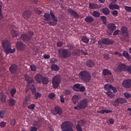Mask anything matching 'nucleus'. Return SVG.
<instances>
[{"label":"nucleus","mask_w":131,"mask_h":131,"mask_svg":"<svg viewBox=\"0 0 131 131\" xmlns=\"http://www.w3.org/2000/svg\"><path fill=\"white\" fill-rule=\"evenodd\" d=\"M44 17V20L45 21H48V24L50 25V26H56L57 25V22H58V18L55 16V14H54V12L52 11V10H50V13H46L43 15ZM53 19V21H51V20Z\"/></svg>","instance_id":"f257e3e1"},{"label":"nucleus","mask_w":131,"mask_h":131,"mask_svg":"<svg viewBox=\"0 0 131 131\" xmlns=\"http://www.w3.org/2000/svg\"><path fill=\"white\" fill-rule=\"evenodd\" d=\"M78 77L84 82L89 83L92 80V75H91L90 72L87 71H81L79 73Z\"/></svg>","instance_id":"f03ea898"},{"label":"nucleus","mask_w":131,"mask_h":131,"mask_svg":"<svg viewBox=\"0 0 131 131\" xmlns=\"http://www.w3.org/2000/svg\"><path fill=\"white\" fill-rule=\"evenodd\" d=\"M58 54L61 59H68L71 57V51L68 49L61 48L58 50Z\"/></svg>","instance_id":"7ed1b4c3"},{"label":"nucleus","mask_w":131,"mask_h":131,"mask_svg":"<svg viewBox=\"0 0 131 131\" xmlns=\"http://www.w3.org/2000/svg\"><path fill=\"white\" fill-rule=\"evenodd\" d=\"M61 129L62 131H74L73 123L70 121H65L61 123Z\"/></svg>","instance_id":"20e7f679"},{"label":"nucleus","mask_w":131,"mask_h":131,"mask_svg":"<svg viewBox=\"0 0 131 131\" xmlns=\"http://www.w3.org/2000/svg\"><path fill=\"white\" fill-rule=\"evenodd\" d=\"M88 107V99L84 98L81 100L77 106L74 107L75 110H79V109H85Z\"/></svg>","instance_id":"39448f33"},{"label":"nucleus","mask_w":131,"mask_h":131,"mask_svg":"<svg viewBox=\"0 0 131 131\" xmlns=\"http://www.w3.org/2000/svg\"><path fill=\"white\" fill-rule=\"evenodd\" d=\"M34 34L33 32L29 31L28 33H25L21 35L20 38L24 42H26L29 41L32 38V36Z\"/></svg>","instance_id":"423d86ee"},{"label":"nucleus","mask_w":131,"mask_h":131,"mask_svg":"<svg viewBox=\"0 0 131 131\" xmlns=\"http://www.w3.org/2000/svg\"><path fill=\"white\" fill-rule=\"evenodd\" d=\"M113 43H114V41L108 38H102L98 41V45L100 46V48H103L104 45L110 46V45H113Z\"/></svg>","instance_id":"0eeeda50"},{"label":"nucleus","mask_w":131,"mask_h":131,"mask_svg":"<svg viewBox=\"0 0 131 131\" xmlns=\"http://www.w3.org/2000/svg\"><path fill=\"white\" fill-rule=\"evenodd\" d=\"M52 86L54 89H57L61 83V76L60 75H57L52 78Z\"/></svg>","instance_id":"6e6552de"},{"label":"nucleus","mask_w":131,"mask_h":131,"mask_svg":"<svg viewBox=\"0 0 131 131\" xmlns=\"http://www.w3.org/2000/svg\"><path fill=\"white\" fill-rule=\"evenodd\" d=\"M121 31L123 33V35L122 36V39H123V41H129V36L128 35V32H127V27L123 26L121 28Z\"/></svg>","instance_id":"1a4fd4ad"},{"label":"nucleus","mask_w":131,"mask_h":131,"mask_svg":"<svg viewBox=\"0 0 131 131\" xmlns=\"http://www.w3.org/2000/svg\"><path fill=\"white\" fill-rule=\"evenodd\" d=\"M73 90L75 92H78V90H79L80 92H83L85 91V87L84 86H80V84L76 83L73 85Z\"/></svg>","instance_id":"9d476101"},{"label":"nucleus","mask_w":131,"mask_h":131,"mask_svg":"<svg viewBox=\"0 0 131 131\" xmlns=\"http://www.w3.org/2000/svg\"><path fill=\"white\" fill-rule=\"evenodd\" d=\"M127 102V100L125 99V98H123L122 97H119L115 100V104L114 105V106H118L119 104L122 105V104H124L125 103Z\"/></svg>","instance_id":"9b49d317"},{"label":"nucleus","mask_w":131,"mask_h":131,"mask_svg":"<svg viewBox=\"0 0 131 131\" xmlns=\"http://www.w3.org/2000/svg\"><path fill=\"white\" fill-rule=\"evenodd\" d=\"M52 114L56 115L58 114V115H62L63 113V111H62V108L59 106H56L54 107V111H52L51 112Z\"/></svg>","instance_id":"f8f14e48"},{"label":"nucleus","mask_w":131,"mask_h":131,"mask_svg":"<svg viewBox=\"0 0 131 131\" xmlns=\"http://www.w3.org/2000/svg\"><path fill=\"white\" fill-rule=\"evenodd\" d=\"M30 102H31L30 100V94H28L24 100L23 104V107H27V106L30 104Z\"/></svg>","instance_id":"ddd939ff"},{"label":"nucleus","mask_w":131,"mask_h":131,"mask_svg":"<svg viewBox=\"0 0 131 131\" xmlns=\"http://www.w3.org/2000/svg\"><path fill=\"white\" fill-rule=\"evenodd\" d=\"M117 70L121 72L122 71H126L127 69V66L124 63H120L118 65Z\"/></svg>","instance_id":"4468645a"},{"label":"nucleus","mask_w":131,"mask_h":131,"mask_svg":"<svg viewBox=\"0 0 131 131\" xmlns=\"http://www.w3.org/2000/svg\"><path fill=\"white\" fill-rule=\"evenodd\" d=\"M16 48L19 51H24L25 50V44L20 41H18L16 43Z\"/></svg>","instance_id":"2eb2a0df"},{"label":"nucleus","mask_w":131,"mask_h":131,"mask_svg":"<svg viewBox=\"0 0 131 131\" xmlns=\"http://www.w3.org/2000/svg\"><path fill=\"white\" fill-rule=\"evenodd\" d=\"M122 85L125 89H131V79H127L124 80L122 82Z\"/></svg>","instance_id":"dca6fc26"},{"label":"nucleus","mask_w":131,"mask_h":131,"mask_svg":"<svg viewBox=\"0 0 131 131\" xmlns=\"http://www.w3.org/2000/svg\"><path fill=\"white\" fill-rule=\"evenodd\" d=\"M34 78L37 83H41L42 78H43V76L40 74H37L35 76Z\"/></svg>","instance_id":"f3484780"},{"label":"nucleus","mask_w":131,"mask_h":131,"mask_svg":"<svg viewBox=\"0 0 131 131\" xmlns=\"http://www.w3.org/2000/svg\"><path fill=\"white\" fill-rule=\"evenodd\" d=\"M68 12L69 13V14H71V16H73L75 19H76V18H78L79 17V15H78V13H77V12L71 9H69L68 10Z\"/></svg>","instance_id":"a211bd4d"},{"label":"nucleus","mask_w":131,"mask_h":131,"mask_svg":"<svg viewBox=\"0 0 131 131\" xmlns=\"http://www.w3.org/2000/svg\"><path fill=\"white\" fill-rule=\"evenodd\" d=\"M18 69V67L16 64H12L9 68V70L11 73H13L14 74V73H16L17 72V70Z\"/></svg>","instance_id":"6ab92c4d"},{"label":"nucleus","mask_w":131,"mask_h":131,"mask_svg":"<svg viewBox=\"0 0 131 131\" xmlns=\"http://www.w3.org/2000/svg\"><path fill=\"white\" fill-rule=\"evenodd\" d=\"M2 47L4 49L7 48H11V42L8 40H5L2 41Z\"/></svg>","instance_id":"aec40b11"},{"label":"nucleus","mask_w":131,"mask_h":131,"mask_svg":"<svg viewBox=\"0 0 131 131\" xmlns=\"http://www.w3.org/2000/svg\"><path fill=\"white\" fill-rule=\"evenodd\" d=\"M106 28L110 30V31H114V30H116V26H115V24L111 23L107 25Z\"/></svg>","instance_id":"412c9836"},{"label":"nucleus","mask_w":131,"mask_h":131,"mask_svg":"<svg viewBox=\"0 0 131 131\" xmlns=\"http://www.w3.org/2000/svg\"><path fill=\"white\" fill-rule=\"evenodd\" d=\"M100 5L98 4H95L94 3H91L89 4V8L91 10H96L97 9H100Z\"/></svg>","instance_id":"4be33fe9"},{"label":"nucleus","mask_w":131,"mask_h":131,"mask_svg":"<svg viewBox=\"0 0 131 131\" xmlns=\"http://www.w3.org/2000/svg\"><path fill=\"white\" fill-rule=\"evenodd\" d=\"M5 54H14L16 52V49L15 48H13V49L10 48H7L4 49Z\"/></svg>","instance_id":"5701e85b"},{"label":"nucleus","mask_w":131,"mask_h":131,"mask_svg":"<svg viewBox=\"0 0 131 131\" xmlns=\"http://www.w3.org/2000/svg\"><path fill=\"white\" fill-rule=\"evenodd\" d=\"M31 16V12L29 10H26L23 12V17L24 19H29Z\"/></svg>","instance_id":"b1692460"},{"label":"nucleus","mask_w":131,"mask_h":131,"mask_svg":"<svg viewBox=\"0 0 131 131\" xmlns=\"http://www.w3.org/2000/svg\"><path fill=\"white\" fill-rule=\"evenodd\" d=\"M86 65L89 68H92L95 66V61L92 60H88L86 62Z\"/></svg>","instance_id":"393cba45"},{"label":"nucleus","mask_w":131,"mask_h":131,"mask_svg":"<svg viewBox=\"0 0 131 131\" xmlns=\"http://www.w3.org/2000/svg\"><path fill=\"white\" fill-rule=\"evenodd\" d=\"M102 74L104 76H109V75H111V74H112V73L111 72V71L107 69H104L103 70Z\"/></svg>","instance_id":"a878e982"},{"label":"nucleus","mask_w":131,"mask_h":131,"mask_svg":"<svg viewBox=\"0 0 131 131\" xmlns=\"http://www.w3.org/2000/svg\"><path fill=\"white\" fill-rule=\"evenodd\" d=\"M41 82L44 85H47V84H49V82H50V78L48 77H43Z\"/></svg>","instance_id":"bb28decb"},{"label":"nucleus","mask_w":131,"mask_h":131,"mask_svg":"<svg viewBox=\"0 0 131 131\" xmlns=\"http://www.w3.org/2000/svg\"><path fill=\"white\" fill-rule=\"evenodd\" d=\"M108 8L110 10H118L120 7L116 4H111L108 5Z\"/></svg>","instance_id":"cd10ccee"},{"label":"nucleus","mask_w":131,"mask_h":131,"mask_svg":"<svg viewBox=\"0 0 131 131\" xmlns=\"http://www.w3.org/2000/svg\"><path fill=\"white\" fill-rule=\"evenodd\" d=\"M94 17L92 16H88L85 17L84 21H85L86 23H92L94 22Z\"/></svg>","instance_id":"c85d7f7f"},{"label":"nucleus","mask_w":131,"mask_h":131,"mask_svg":"<svg viewBox=\"0 0 131 131\" xmlns=\"http://www.w3.org/2000/svg\"><path fill=\"white\" fill-rule=\"evenodd\" d=\"M0 101L3 103H5L7 101V97L4 94L3 92L0 93Z\"/></svg>","instance_id":"c756f323"},{"label":"nucleus","mask_w":131,"mask_h":131,"mask_svg":"<svg viewBox=\"0 0 131 131\" xmlns=\"http://www.w3.org/2000/svg\"><path fill=\"white\" fill-rule=\"evenodd\" d=\"M102 13L105 16H107L110 14V10L108 8H103L102 10Z\"/></svg>","instance_id":"7c9ffc66"},{"label":"nucleus","mask_w":131,"mask_h":131,"mask_svg":"<svg viewBox=\"0 0 131 131\" xmlns=\"http://www.w3.org/2000/svg\"><path fill=\"white\" fill-rule=\"evenodd\" d=\"M72 101L74 104H76L79 101V97L77 95H74L72 98Z\"/></svg>","instance_id":"2f4dec72"},{"label":"nucleus","mask_w":131,"mask_h":131,"mask_svg":"<svg viewBox=\"0 0 131 131\" xmlns=\"http://www.w3.org/2000/svg\"><path fill=\"white\" fill-rule=\"evenodd\" d=\"M72 93V90L71 89H64L63 91V94L64 96H70Z\"/></svg>","instance_id":"473e14b6"},{"label":"nucleus","mask_w":131,"mask_h":131,"mask_svg":"<svg viewBox=\"0 0 131 131\" xmlns=\"http://www.w3.org/2000/svg\"><path fill=\"white\" fill-rule=\"evenodd\" d=\"M91 14L95 18H99L101 16V13L97 11H93Z\"/></svg>","instance_id":"72a5a7b5"},{"label":"nucleus","mask_w":131,"mask_h":131,"mask_svg":"<svg viewBox=\"0 0 131 131\" xmlns=\"http://www.w3.org/2000/svg\"><path fill=\"white\" fill-rule=\"evenodd\" d=\"M51 69L53 71H58L60 70V67L57 64H52L51 65Z\"/></svg>","instance_id":"f704fd0d"},{"label":"nucleus","mask_w":131,"mask_h":131,"mask_svg":"<svg viewBox=\"0 0 131 131\" xmlns=\"http://www.w3.org/2000/svg\"><path fill=\"white\" fill-rule=\"evenodd\" d=\"M123 56L125 57L127 60H130V55H129L127 51H124L123 52Z\"/></svg>","instance_id":"c9c22d12"},{"label":"nucleus","mask_w":131,"mask_h":131,"mask_svg":"<svg viewBox=\"0 0 131 131\" xmlns=\"http://www.w3.org/2000/svg\"><path fill=\"white\" fill-rule=\"evenodd\" d=\"M11 33L13 37H17L19 35V33L15 30H12L11 31Z\"/></svg>","instance_id":"e433bc0d"},{"label":"nucleus","mask_w":131,"mask_h":131,"mask_svg":"<svg viewBox=\"0 0 131 131\" xmlns=\"http://www.w3.org/2000/svg\"><path fill=\"white\" fill-rule=\"evenodd\" d=\"M106 95L107 96V97H109L110 98H113L115 96V94L114 92H111V91H107L106 92Z\"/></svg>","instance_id":"4c0bfd02"},{"label":"nucleus","mask_w":131,"mask_h":131,"mask_svg":"<svg viewBox=\"0 0 131 131\" xmlns=\"http://www.w3.org/2000/svg\"><path fill=\"white\" fill-rule=\"evenodd\" d=\"M112 88V85H110L109 84H106V85H104V90L106 92L111 91Z\"/></svg>","instance_id":"58836bf2"},{"label":"nucleus","mask_w":131,"mask_h":131,"mask_svg":"<svg viewBox=\"0 0 131 131\" xmlns=\"http://www.w3.org/2000/svg\"><path fill=\"white\" fill-rule=\"evenodd\" d=\"M82 41L85 43H89V41H90V39L85 36H83L82 37Z\"/></svg>","instance_id":"ea45409f"},{"label":"nucleus","mask_w":131,"mask_h":131,"mask_svg":"<svg viewBox=\"0 0 131 131\" xmlns=\"http://www.w3.org/2000/svg\"><path fill=\"white\" fill-rule=\"evenodd\" d=\"M15 104H16V100L13 98L9 99V105L10 106H15Z\"/></svg>","instance_id":"a19ab883"},{"label":"nucleus","mask_w":131,"mask_h":131,"mask_svg":"<svg viewBox=\"0 0 131 131\" xmlns=\"http://www.w3.org/2000/svg\"><path fill=\"white\" fill-rule=\"evenodd\" d=\"M34 96L35 100H37L38 98H40V97H41V94H40L39 92H35L34 93Z\"/></svg>","instance_id":"79ce46f5"},{"label":"nucleus","mask_w":131,"mask_h":131,"mask_svg":"<svg viewBox=\"0 0 131 131\" xmlns=\"http://www.w3.org/2000/svg\"><path fill=\"white\" fill-rule=\"evenodd\" d=\"M16 93H17V90L16 89H13L10 91L11 96L12 98L14 97Z\"/></svg>","instance_id":"37998d69"},{"label":"nucleus","mask_w":131,"mask_h":131,"mask_svg":"<svg viewBox=\"0 0 131 131\" xmlns=\"http://www.w3.org/2000/svg\"><path fill=\"white\" fill-rule=\"evenodd\" d=\"M6 114V110H3L0 111V118H4V115Z\"/></svg>","instance_id":"c03bdc74"},{"label":"nucleus","mask_w":131,"mask_h":131,"mask_svg":"<svg viewBox=\"0 0 131 131\" xmlns=\"http://www.w3.org/2000/svg\"><path fill=\"white\" fill-rule=\"evenodd\" d=\"M80 126H83L85 124V122L83 120H81L78 121V124Z\"/></svg>","instance_id":"a18cd8bd"},{"label":"nucleus","mask_w":131,"mask_h":131,"mask_svg":"<svg viewBox=\"0 0 131 131\" xmlns=\"http://www.w3.org/2000/svg\"><path fill=\"white\" fill-rule=\"evenodd\" d=\"M56 97V94H55V93H51L49 94L48 95V98H49V99H54V98H55Z\"/></svg>","instance_id":"49530a36"},{"label":"nucleus","mask_w":131,"mask_h":131,"mask_svg":"<svg viewBox=\"0 0 131 131\" xmlns=\"http://www.w3.org/2000/svg\"><path fill=\"white\" fill-rule=\"evenodd\" d=\"M31 71H36V66L32 64L30 66Z\"/></svg>","instance_id":"de8ad7c7"},{"label":"nucleus","mask_w":131,"mask_h":131,"mask_svg":"<svg viewBox=\"0 0 131 131\" xmlns=\"http://www.w3.org/2000/svg\"><path fill=\"white\" fill-rule=\"evenodd\" d=\"M124 96L126 99H129V98H131V95L128 93L125 92L124 93Z\"/></svg>","instance_id":"09e8293b"},{"label":"nucleus","mask_w":131,"mask_h":131,"mask_svg":"<svg viewBox=\"0 0 131 131\" xmlns=\"http://www.w3.org/2000/svg\"><path fill=\"white\" fill-rule=\"evenodd\" d=\"M35 108V104H31L28 106V108L30 109V110H33Z\"/></svg>","instance_id":"8fccbe9b"},{"label":"nucleus","mask_w":131,"mask_h":131,"mask_svg":"<svg viewBox=\"0 0 131 131\" xmlns=\"http://www.w3.org/2000/svg\"><path fill=\"white\" fill-rule=\"evenodd\" d=\"M31 90L33 93V94L34 95L35 93H36V89L34 88V85H32L31 87Z\"/></svg>","instance_id":"3c124183"},{"label":"nucleus","mask_w":131,"mask_h":131,"mask_svg":"<svg viewBox=\"0 0 131 131\" xmlns=\"http://www.w3.org/2000/svg\"><path fill=\"white\" fill-rule=\"evenodd\" d=\"M79 53H80L81 55H84V56H86V55H88V52L84 51L83 50H80Z\"/></svg>","instance_id":"603ef678"},{"label":"nucleus","mask_w":131,"mask_h":131,"mask_svg":"<svg viewBox=\"0 0 131 131\" xmlns=\"http://www.w3.org/2000/svg\"><path fill=\"white\" fill-rule=\"evenodd\" d=\"M112 14L114 17H117L118 15V11L117 10H114L112 12Z\"/></svg>","instance_id":"864d4df0"},{"label":"nucleus","mask_w":131,"mask_h":131,"mask_svg":"<svg viewBox=\"0 0 131 131\" xmlns=\"http://www.w3.org/2000/svg\"><path fill=\"white\" fill-rule=\"evenodd\" d=\"M76 129L77 130V131H82L81 126L79 125V124H77L76 126Z\"/></svg>","instance_id":"5fc2aeb1"},{"label":"nucleus","mask_w":131,"mask_h":131,"mask_svg":"<svg viewBox=\"0 0 131 131\" xmlns=\"http://www.w3.org/2000/svg\"><path fill=\"white\" fill-rule=\"evenodd\" d=\"M68 48L69 49V50H74V45H73V44H70L69 45H68Z\"/></svg>","instance_id":"6e6d98bb"},{"label":"nucleus","mask_w":131,"mask_h":131,"mask_svg":"<svg viewBox=\"0 0 131 131\" xmlns=\"http://www.w3.org/2000/svg\"><path fill=\"white\" fill-rule=\"evenodd\" d=\"M57 46L58 47V48H62V46H63V42L60 41H58L57 42Z\"/></svg>","instance_id":"4d7b16f0"},{"label":"nucleus","mask_w":131,"mask_h":131,"mask_svg":"<svg viewBox=\"0 0 131 131\" xmlns=\"http://www.w3.org/2000/svg\"><path fill=\"white\" fill-rule=\"evenodd\" d=\"M125 11L127 12H129V13H131V7L125 6L124 8Z\"/></svg>","instance_id":"13d9d810"},{"label":"nucleus","mask_w":131,"mask_h":131,"mask_svg":"<svg viewBox=\"0 0 131 131\" xmlns=\"http://www.w3.org/2000/svg\"><path fill=\"white\" fill-rule=\"evenodd\" d=\"M100 18L103 22H106L107 21V17L105 16H101Z\"/></svg>","instance_id":"bf43d9fd"},{"label":"nucleus","mask_w":131,"mask_h":131,"mask_svg":"<svg viewBox=\"0 0 131 131\" xmlns=\"http://www.w3.org/2000/svg\"><path fill=\"white\" fill-rule=\"evenodd\" d=\"M25 80L27 81V82L30 79V77H29V76H28V75L26 74L25 75Z\"/></svg>","instance_id":"052dcab7"},{"label":"nucleus","mask_w":131,"mask_h":131,"mask_svg":"<svg viewBox=\"0 0 131 131\" xmlns=\"http://www.w3.org/2000/svg\"><path fill=\"white\" fill-rule=\"evenodd\" d=\"M34 80L32 78H31L27 82H28V85L30 84V83H33L34 82Z\"/></svg>","instance_id":"680f3d73"},{"label":"nucleus","mask_w":131,"mask_h":131,"mask_svg":"<svg viewBox=\"0 0 131 131\" xmlns=\"http://www.w3.org/2000/svg\"><path fill=\"white\" fill-rule=\"evenodd\" d=\"M35 13H36V14H38V15H40L41 14H42V11L38 9H35Z\"/></svg>","instance_id":"e2e57ef3"},{"label":"nucleus","mask_w":131,"mask_h":131,"mask_svg":"<svg viewBox=\"0 0 131 131\" xmlns=\"http://www.w3.org/2000/svg\"><path fill=\"white\" fill-rule=\"evenodd\" d=\"M15 124H16V120L15 119H12L11 122V126H14V125H15Z\"/></svg>","instance_id":"0e129e2a"},{"label":"nucleus","mask_w":131,"mask_h":131,"mask_svg":"<svg viewBox=\"0 0 131 131\" xmlns=\"http://www.w3.org/2000/svg\"><path fill=\"white\" fill-rule=\"evenodd\" d=\"M78 53H79V51H78L77 50H75L73 52V56H77V55H78Z\"/></svg>","instance_id":"69168bd1"},{"label":"nucleus","mask_w":131,"mask_h":131,"mask_svg":"<svg viewBox=\"0 0 131 131\" xmlns=\"http://www.w3.org/2000/svg\"><path fill=\"white\" fill-rule=\"evenodd\" d=\"M6 124H7V123H6V122H1V123L0 124V126L1 127H5L6 126Z\"/></svg>","instance_id":"338daca9"},{"label":"nucleus","mask_w":131,"mask_h":131,"mask_svg":"<svg viewBox=\"0 0 131 131\" xmlns=\"http://www.w3.org/2000/svg\"><path fill=\"white\" fill-rule=\"evenodd\" d=\"M126 71H128V72L131 74V65L127 67Z\"/></svg>","instance_id":"774afa93"}]
</instances>
